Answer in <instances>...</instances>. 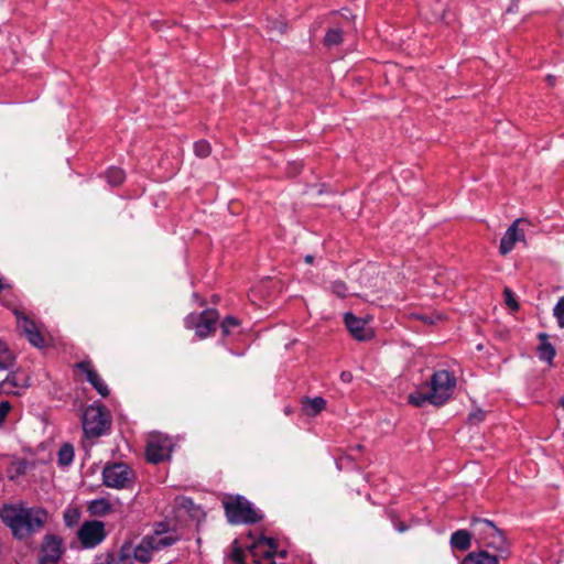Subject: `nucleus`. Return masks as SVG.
Instances as JSON below:
<instances>
[{"instance_id":"nucleus-1","label":"nucleus","mask_w":564,"mask_h":564,"mask_svg":"<svg viewBox=\"0 0 564 564\" xmlns=\"http://www.w3.org/2000/svg\"><path fill=\"white\" fill-rule=\"evenodd\" d=\"M0 517L14 536L23 539L43 528L47 512L42 508L4 506L0 510Z\"/></svg>"},{"instance_id":"nucleus-2","label":"nucleus","mask_w":564,"mask_h":564,"mask_svg":"<svg viewBox=\"0 0 564 564\" xmlns=\"http://www.w3.org/2000/svg\"><path fill=\"white\" fill-rule=\"evenodd\" d=\"M473 536L479 546L492 549L501 556L509 554V542L503 533L492 521L479 517L470 520Z\"/></svg>"},{"instance_id":"nucleus-3","label":"nucleus","mask_w":564,"mask_h":564,"mask_svg":"<svg viewBox=\"0 0 564 564\" xmlns=\"http://www.w3.org/2000/svg\"><path fill=\"white\" fill-rule=\"evenodd\" d=\"M82 424L87 438L100 437L109 432L111 416L104 405L94 403L84 411Z\"/></svg>"},{"instance_id":"nucleus-4","label":"nucleus","mask_w":564,"mask_h":564,"mask_svg":"<svg viewBox=\"0 0 564 564\" xmlns=\"http://www.w3.org/2000/svg\"><path fill=\"white\" fill-rule=\"evenodd\" d=\"M224 507L230 523H256L262 519L251 502L241 496L229 498L224 502Z\"/></svg>"},{"instance_id":"nucleus-5","label":"nucleus","mask_w":564,"mask_h":564,"mask_svg":"<svg viewBox=\"0 0 564 564\" xmlns=\"http://www.w3.org/2000/svg\"><path fill=\"white\" fill-rule=\"evenodd\" d=\"M426 386L431 392L432 404L440 406L451 398L456 386V379L447 370H438L433 373Z\"/></svg>"},{"instance_id":"nucleus-6","label":"nucleus","mask_w":564,"mask_h":564,"mask_svg":"<svg viewBox=\"0 0 564 564\" xmlns=\"http://www.w3.org/2000/svg\"><path fill=\"white\" fill-rule=\"evenodd\" d=\"M102 482L108 488L129 489L134 482V473L124 463L107 464L102 469Z\"/></svg>"},{"instance_id":"nucleus-7","label":"nucleus","mask_w":564,"mask_h":564,"mask_svg":"<svg viewBox=\"0 0 564 564\" xmlns=\"http://www.w3.org/2000/svg\"><path fill=\"white\" fill-rule=\"evenodd\" d=\"M219 314L214 308H207L200 313H191L185 318V327L194 329L198 338L204 339L213 335L218 325Z\"/></svg>"},{"instance_id":"nucleus-8","label":"nucleus","mask_w":564,"mask_h":564,"mask_svg":"<svg viewBox=\"0 0 564 564\" xmlns=\"http://www.w3.org/2000/svg\"><path fill=\"white\" fill-rule=\"evenodd\" d=\"M248 547L256 564H274L273 558L278 551V544L274 539L260 536Z\"/></svg>"},{"instance_id":"nucleus-9","label":"nucleus","mask_w":564,"mask_h":564,"mask_svg":"<svg viewBox=\"0 0 564 564\" xmlns=\"http://www.w3.org/2000/svg\"><path fill=\"white\" fill-rule=\"evenodd\" d=\"M172 441L167 437L152 436L147 444L145 455L149 463L160 464L171 458Z\"/></svg>"},{"instance_id":"nucleus-10","label":"nucleus","mask_w":564,"mask_h":564,"mask_svg":"<svg viewBox=\"0 0 564 564\" xmlns=\"http://www.w3.org/2000/svg\"><path fill=\"white\" fill-rule=\"evenodd\" d=\"M64 553L63 541L54 534L45 535L42 546L39 564H58Z\"/></svg>"},{"instance_id":"nucleus-11","label":"nucleus","mask_w":564,"mask_h":564,"mask_svg":"<svg viewBox=\"0 0 564 564\" xmlns=\"http://www.w3.org/2000/svg\"><path fill=\"white\" fill-rule=\"evenodd\" d=\"M14 315L17 317L18 327L23 332L29 343L37 348L44 347L45 339L35 322L18 310L14 311Z\"/></svg>"},{"instance_id":"nucleus-12","label":"nucleus","mask_w":564,"mask_h":564,"mask_svg":"<svg viewBox=\"0 0 564 564\" xmlns=\"http://www.w3.org/2000/svg\"><path fill=\"white\" fill-rule=\"evenodd\" d=\"M78 539L86 547H94L105 539V525L100 521H86L78 530Z\"/></svg>"},{"instance_id":"nucleus-13","label":"nucleus","mask_w":564,"mask_h":564,"mask_svg":"<svg viewBox=\"0 0 564 564\" xmlns=\"http://www.w3.org/2000/svg\"><path fill=\"white\" fill-rule=\"evenodd\" d=\"M75 368L85 375L86 380L96 389V391L102 397L106 398L109 395L110 391L108 386L102 380L100 375L96 371L90 360H83L75 364Z\"/></svg>"},{"instance_id":"nucleus-14","label":"nucleus","mask_w":564,"mask_h":564,"mask_svg":"<svg viewBox=\"0 0 564 564\" xmlns=\"http://www.w3.org/2000/svg\"><path fill=\"white\" fill-rule=\"evenodd\" d=\"M345 324L349 333L357 340H368L372 337L371 329L366 327V322L351 313L345 314Z\"/></svg>"},{"instance_id":"nucleus-15","label":"nucleus","mask_w":564,"mask_h":564,"mask_svg":"<svg viewBox=\"0 0 564 564\" xmlns=\"http://www.w3.org/2000/svg\"><path fill=\"white\" fill-rule=\"evenodd\" d=\"M520 221L521 219L514 220L501 238L499 251L502 256L508 254L513 249L516 242L524 238V234L518 229Z\"/></svg>"},{"instance_id":"nucleus-16","label":"nucleus","mask_w":564,"mask_h":564,"mask_svg":"<svg viewBox=\"0 0 564 564\" xmlns=\"http://www.w3.org/2000/svg\"><path fill=\"white\" fill-rule=\"evenodd\" d=\"M28 380L18 373H9L0 382V392L8 395H20L21 391L28 388Z\"/></svg>"},{"instance_id":"nucleus-17","label":"nucleus","mask_w":564,"mask_h":564,"mask_svg":"<svg viewBox=\"0 0 564 564\" xmlns=\"http://www.w3.org/2000/svg\"><path fill=\"white\" fill-rule=\"evenodd\" d=\"M144 538L148 540L149 544H152L153 553L162 551L178 541V536L175 532L163 535L162 530L154 531L151 535Z\"/></svg>"},{"instance_id":"nucleus-18","label":"nucleus","mask_w":564,"mask_h":564,"mask_svg":"<svg viewBox=\"0 0 564 564\" xmlns=\"http://www.w3.org/2000/svg\"><path fill=\"white\" fill-rule=\"evenodd\" d=\"M473 538V530L469 532L467 530L460 529L451 535L449 544L454 550L467 551L471 545Z\"/></svg>"},{"instance_id":"nucleus-19","label":"nucleus","mask_w":564,"mask_h":564,"mask_svg":"<svg viewBox=\"0 0 564 564\" xmlns=\"http://www.w3.org/2000/svg\"><path fill=\"white\" fill-rule=\"evenodd\" d=\"M460 564H499V560L497 555L480 550L468 553Z\"/></svg>"},{"instance_id":"nucleus-20","label":"nucleus","mask_w":564,"mask_h":564,"mask_svg":"<svg viewBox=\"0 0 564 564\" xmlns=\"http://www.w3.org/2000/svg\"><path fill=\"white\" fill-rule=\"evenodd\" d=\"M326 408V400L322 397L304 398L302 400V409L308 416H316Z\"/></svg>"},{"instance_id":"nucleus-21","label":"nucleus","mask_w":564,"mask_h":564,"mask_svg":"<svg viewBox=\"0 0 564 564\" xmlns=\"http://www.w3.org/2000/svg\"><path fill=\"white\" fill-rule=\"evenodd\" d=\"M540 345L538 347V355L539 358L543 361H546L549 364H552L554 357H555V348L551 343H549V336L545 333L539 334Z\"/></svg>"},{"instance_id":"nucleus-22","label":"nucleus","mask_w":564,"mask_h":564,"mask_svg":"<svg viewBox=\"0 0 564 564\" xmlns=\"http://www.w3.org/2000/svg\"><path fill=\"white\" fill-rule=\"evenodd\" d=\"M408 401L410 404L421 408L425 403L432 404L431 392L426 384L422 386L419 390L413 393H410L408 397Z\"/></svg>"},{"instance_id":"nucleus-23","label":"nucleus","mask_w":564,"mask_h":564,"mask_svg":"<svg viewBox=\"0 0 564 564\" xmlns=\"http://www.w3.org/2000/svg\"><path fill=\"white\" fill-rule=\"evenodd\" d=\"M88 510L93 516L104 517L111 512L112 507L108 500L100 498L93 500L88 506Z\"/></svg>"},{"instance_id":"nucleus-24","label":"nucleus","mask_w":564,"mask_h":564,"mask_svg":"<svg viewBox=\"0 0 564 564\" xmlns=\"http://www.w3.org/2000/svg\"><path fill=\"white\" fill-rule=\"evenodd\" d=\"M14 354L4 341H0V370L9 369L14 364Z\"/></svg>"},{"instance_id":"nucleus-25","label":"nucleus","mask_w":564,"mask_h":564,"mask_svg":"<svg viewBox=\"0 0 564 564\" xmlns=\"http://www.w3.org/2000/svg\"><path fill=\"white\" fill-rule=\"evenodd\" d=\"M343 42V30L340 28H330L327 30L324 44L328 47L339 45Z\"/></svg>"},{"instance_id":"nucleus-26","label":"nucleus","mask_w":564,"mask_h":564,"mask_svg":"<svg viewBox=\"0 0 564 564\" xmlns=\"http://www.w3.org/2000/svg\"><path fill=\"white\" fill-rule=\"evenodd\" d=\"M240 326V321L234 316H227L220 323V329L224 337L235 334V330Z\"/></svg>"},{"instance_id":"nucleus-27","label":"nucleus","mask_w":564,"mask_h":564,"mask_svg":"<svg viewBox=\"0 0 564 564\" xmlns=\"http://www.w3.org/2000/svg\"><path fill=\"white\" fill-rule=\"evenodd\" d=\"M74 458V447L70 444H64L61 446L58 451V464L62 466H67L73 462Z\"/></svg>"},{"instance_id":"nucleus-28","label":"nucleus","mask_w":564,"mask_h":564,"mask_svg":"<svg viewBox=\"0 0 564 564\" xmlns=\"http://www.w3.org/2000/svg\"><path fill=\"white\" fill-rule=\"evenodd\" d=\"M106 177L111 186H118L123 182L126 174L119 167H110L106 173Z\"/></svg>"},{"instance_id":"nucleus-29","label":"nucleus","mask_w":564,"mask_h":564,"mask_svg":"<svg viewBox=\"0 0 564 564\" xmlns=\"http://www.w3.org/2000/svg\"><path fill=\"white\" fill-rule=\"evenodd\" d=\"M212 152V147L208 141L206 140H199L194 143V153L198 158H207Z\"/></svg>"},{"instance_id":"nucleus-30","label":"nucleus","mask_w":564,"mask_h":564,"mask_svg":"<svg viewBox=\"0 0 564 564\" xmlns=\"http://www.w3.org/2000/svg\"><path fill=\"white\" fill-rule=\"evenodd\" d=\"M553 315L557 321L558 327L564 328V296L560 297L555 304Z\"/></svg>"},{"instance_id":"nucleus-31","label":"nucleus","mask_w":564,"mask_h":564,"mask_svg":"<svg viewBox=\"0 0 564 564\" xmlns=\"http://www.w3.org/2000/svg\"><path fill=\"white\" fill-rule=\"evenodd\" d=\"M230 557L237 564H245V551L238 546L237 541L234 542Z\"/></svg>"},{"instance_id":"nucleus-32","label":"nucleus","mask_w":564,"mask_h":564,"mask_svg":"<svg viewBox=\"0 0 564 564\" xmlns=\"http://www.w3.org/2000/svg\"><path fill=\"white\" fill-rule=\"evenodd\" d=\"M503 295H505L506 305L508 307H510L512 311H518L519 304L514 297V294L512 293V291L509 288H505Z\"/></svg>"},{"instance_id":"nucleus-33","label":"nucleus","mask_w":564,"mask_h":564,"mask_svg":"<svg viewBox=\"0 0 564 564\" xmlns=\"http://www.w3.org/2000/svg\"><path fill=\"white\" fill-rule=\"evenodd\" d=\"M330 290L338 297H345L348 292V289L343 281H334L330 285Z\"/></svg>"},{"instance_id":"nucleus-34","label":"nucleus","mask_w":564,"mask_h":564,"mask_svg":"<svg viewBox=\"0 0 564 564\" xmlns=\"http://www.w3.org/2000/svg\"><path fill=\"white\" fill-rule=\"evenodd\" d=\"M485 416H486L485 411H482V410H477V411H475V412H471V413L468 415V422H469L470 424H478V423H480V422H482V421H484Z\"/></svg>"},{"instance_id":"nucleus-35","label":"nucleus","mask_w":564,"mask_h":564,"mask_svg":"<svg viewBox=\"0 0 564 564\" xmlns=\"http://www.w3.org/2000/svg\"><path fill=\"white\" fill-rule=\"evenodd\" d=\"M11 410V404L9 401H1L0 402V426L2 425V423L4 422L8 413L10 412Z\"/></svg>"},{"instance_id":"nucleus-36","label":"nucleus","mask_w":564,"mask_h":564,"mask_svg":"<svg viewBox=\"0 0 564 564\" xmlns=\"http://www.w3.org/2000/svg\"><path fill=\"white\" fill-rule=\"evenodd\" d=\"M340 379L343 382L349 383L352 380V373L349 371H343L340 373Z\"/></svg>"},{"instance_id":"nucleus-37","label":"nucleus","mask_w":564,"mask_h":564,"mask_svg":"<svg viewBox=\"0 0 564 564\" xmlns=\"http://www.w3.org/2000/svg\"><path fill=\"white\" fill-rule=\"evenodd\" d=\"M158 530H162L163 531V535H166V534H169L171 532V531L166 530V525L164 523H158L155 525L154 531H158Z\"/></svg>"},{"instance_id":"nucleus-38","label":"nucleus","mask_w":564,"mask_h":564,"mask_svg":"<svg viewBox=\"0 0 564 564\" xmlns=\"http://www.w3.org/2000/svg\"><path fill=\"white\" fill-rule=\"evenodd\" d=\"M397 529L399 532H404L408 529V527L404 523H400L399 525H397Z\"/></svg>"},{"instance_id":"nucleus-39","label":"nucleus","mask_w":564,"mask_h":564,"mask_svg":"<svg viewBox=\"0 0 564 564\" xmlns=\"http://www.w3.org/2000/svg\"><path fill=\"white\" fill-rule=\"evenodd\" d=\"M313 260H314V258H313V256H311V254H307V256L305 257V262H306V263H308V264L313 263Z\"/></svg>"},{"instance_id":"nucleus-40","label":"nucleus","mask_w":564,"mask_h":564,"mask_svg":"<svg viewBox=\"0 0 564 564\" xmlns=\"http://www.w3.org/2000/svg\"><path fill=\"white\" fill-rule=\"evenodd\" d=\"M546 79H547V82H549L551 85H553V83H554V77H553L552 75H549V76L546 77Z\"/></svg>"},{"instance_id":"nucleus-41","label":"nucleus","mask_w":564,"mask_h":564,"mask_svg":"<svg viewBox=\"0 0 564 564\" xmlns=\"http://www.w3.org/2000/svg\"><path fill=\"white\" fill-rule=\"evenodd\" d=\"M345 12L349 13V11L345 9V10H343V12H341V15H343L344 18L348 19V15H347Z\"/></svg>"},{"instance_id":"nucleus-42","label":"nucleus","mask_w":564,"mask_h":564,"mask_svg":"<svg viewBox=\"0 0 564 564\" xmlns=\"http://www.w3.org/2000/svg\"><path fill=\"white\" fill-rule=\"evenodd\" d=\"M3 288H4L3 280H2V278H0V292L3 290Z\"/></svg>"},{"instance_id":"nucleus-43","label":"nucleus","mask_w":564,"mask_h":564,"mask_svg":"<svg viewBox=\"0 0 564 564\" xmlns=\"http://www.w3.org/2000/svg\"><path fill=\"white\" fill-rule=\"evenodd\" d=\"M558 402H560V405L564 409V397H562Z\"/></svg>"},{"instance_id":"nucleus-44","label":"nucleus","mask_w":564,"mask_h":564,"mask_svg":"<svg viewBox=\"0 0 564 564\" xmlns=\"http://www.w3.org/2000/svg\"><path fill=\"white\" fill-rule=\"evenodd\" d=\"M301 165H296L294 173H296L300 170Z\"/></svg>"}]
</instances>
